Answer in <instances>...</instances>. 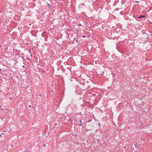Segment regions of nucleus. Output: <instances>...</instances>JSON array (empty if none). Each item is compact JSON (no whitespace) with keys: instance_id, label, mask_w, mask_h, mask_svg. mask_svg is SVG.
<instances>
[{"instance_id":"obj_1","label":"nucleus","mask_w":152,"mask_h":152,"mask_svg":"<svg viewBox=\"0 0 152 152\" xmlns=\"http://www.w3.org/2000/svg\"><path fill=\"white\" fill-rule=\"evenodd\" d=\"M144 17L146 18V16L144 15H141L138 17V18L139 19H141Z\"/></svg>"},{"instance_id":"obj_2","label":"nucleus","mask_w":152,"mask_h":152,"mask_svg":"<svg viewBox=\"0 0 152 152\" xmlns=\"http://www.w3.org/2000/svg\"><path fill=\"white\" fill-rule=\"evenodd\" d=\"M3 108H4V107L3 106H1L0 105V108L1 110H3Z\"/></svg>"},{"instance_id":"obj_3","label":"nucleus","mask_w":152,"mask_h":152,"mask_svg":"<svg viewBox=\"0 0 152 152\" xmlns=\"http://www.w3.org/2000/svg\"><path fill=\"white\" fill-rule=\"evenodd\" d=\"M74 144L75 146L76 145H77L78 144V143L77 142H74Z\"/></svg>"},{"instance_id":"obj_4","label":"nucleus","mask_w":152,"mask_h":152,"mask_svg":"<svg viewBox=\"0 0 152 152\" xmlns=\"http://www.w3.org/2000/svg\"><path fill=\"white\" fill-rule=\"evenodd\" d=\"M82 125V123H80V126H81Z\"/></svg>"},{"instance_id":"obj_5","label":"nucleus","mask_w":152,"mask_h":152,"mask_svg":"<svg viewBox=\"0 0 152 152\" xmlns=\"http://www.w3.org/2000/svg\"><path fill=\"white\" fill-rule=\"evenodd\" d=\"M82 25L81 24H79L78 25V26H81Z\"/></svg>"},{"instance_id":"obj_6","label":"nucleus","mask_w":152,"mask_h":152,"mask_svg":"<svg viewBox=\"0 0 152 152\" xmlns=\"http://www.w3.org/2000/svg\"><path fill=\"white\" fill-rule=\"evenodd\" d=\"M80 123H82V121H81V120H80Z\"/></svg>"},{"instance_id":"obj_7","label":"nucleus","mask_w":152,"mask_h":152,"mask_svg":"<svg viewBox=\"0 0 152 152\" xmlns=\"http://www.w3.org/2000/svg\"><path fill=\"white\" fill-rule=\"evenodd\" d=\"M31 107V105H29V106H28V107H29H29Z\"/></svg>"},{"instance_id":"obj_8","label":"nucleus","mask_w":152,"mask_h":152,"mask_svg":"<svg viewBox=\"0 0 152 152\" xmlns=\"http://www.w3.org/2000/svg\"><path fill=\"white\" fill-rule=\"evenodd\" d=\"M43 146H44V147H45L46 146V145L45 144H44V145Z\"/></svg>"},{"instance_id":"obj_9","label":"nucleus","mask_w":152,"mask_h":152,"mask_svg":"<svg viewBox=\"0 0 152 152\" xmlns=\"http://www.w3.org/2000/svg\"><path fill=\"white\" fill-rule=\"evenodd\" d=\"M86 37V36H84L83 37L85 38Z\"/></svg>"},{"instance_id":"obj_10","label":"nucleus","mask_w":152,"mask_h":152,"mask_svg":"<svg viewBox=\"0 0 152 152\" xmlns=\"http://www.w3.org/2000/svg\"><path fill=\"white\" fill-rule=\"evenodd\" d=\"M10 99H12V97H10Z\"/></svg>"},{"instance_id":"obj_11","label":"nucleus","mask_w":152,"mask_h":152,"mask_svg":"<svg viewBox=\"0 0 152 152\" xmlns=\"http://www.w3.org/2000/svg\"><path fill=\"white\" fill-rule=\"evenodd\" d=\"M100 124L99 123V126L100 125Z\"/></svg>"},{"instance_id":"obj_12","label":"nucleus","mask_w":152,"mask_h":152,"mask_svg":"<svg viewBox=\"0 0 152 152\" xmlns=\"http://www.w3.org/2000/svg\"><path fill=\"white\" fill-rule=\"evenodd\" d=\"M27 58V59H28V60H29V58Z\"/></svg>"},{"instance_id":"obj_13","label":"nucleus","mask_w":152,"mask_h":152,"mask_svg":"<svg viewBox=\"0 0 152 152\" xmlns=\"http://www.w3.org/2000/svg\"><path fill=\"white\" fill-rule=\"evenodd\" d=\"M135 146H137V145L135 144Z\"/></svg>"},{"instance_id":"obj_14","label":"nucleus","mask_w":152,"mask_h":152,"mask_svg":"<svg viewBox=\"0 0 152 152\" xmlns=\"http://www.w3.org/2000/svg\"><path fill=\"white\" fill-rule=\"evenodd\" d=\"M135 146H137V145L135 144Z\"/></svg>"},{"instance_id":"obj_15","label":"nucleus","mask_w":152,"mask_h":152,"mask_svg":"<svg viewBox=\"0 0 152 152\" xmlns=\"http://www.w3.org/2000/svg\"><path fill=\"white\" fill-rule=\"evenodd\" d=\"M1 134H0V137H1Z\"/></svg>"},{"instance_id":"obj_16","label":"nucleus","mask_w":152,"mask_h":152,"mask_svg":"<svg viewBox=\"0 0 152 152\" xmlns=\"http://www.w3.org/2000/svg\"><path fill=\"white\" fill-rule=\"evenodd\" d=\"M28 152H29V151H28Z\"/></svg>"}]
</instances>
